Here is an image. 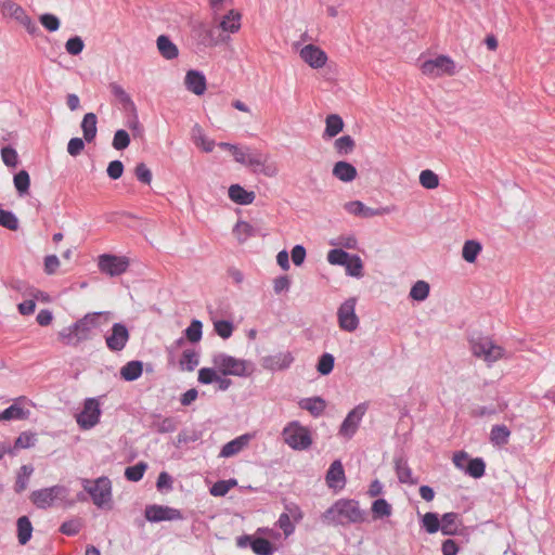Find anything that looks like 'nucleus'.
Masks as SVG:
<instances>
[{"label": "nucleus", "instance_id": "f257e3e1", "mask_svg": "<svg viewBox=\"0 0 555 555\" xmlns=\"http://www.w3.org/2000/svg\"><path fill=\"white\" fill-rule=\"evenodd\" d=\"M322 519L335 526L361 524L365 520V512L360 508L358 501L339 499L322 514Z\"/></svg>", "mask_w": 555, "mask_h": 555}, {"label": "nucleus", "instance_id": "f03ea898", "mask_svg": "<svg viewBox=\"0 0 555 555\" xmlns=\"http://www.w3.org/2000/svg\"><path fill=\"white\" fill-rule=\"evenodd\" d=\"M102 312L87 313L69 326L64 327L60 333V339L68 346H77L91 337L93 328L99 326V319Z\"/></svg>", "mask_w": 555, "mask_h": 555}, {"label": "nucleus", "instance_id": "7ed1b4c3", "mask_svg": "<svg viewBox=\"0 0 555 555\" xmlns=\"http://www.w3.org/2000/svg\"><path fill=\"white\" fill-rule=\"evenodd\" d=\"M211 362L223 376L247 377L253 373V364L249 361L237 359L224 352L215 353Z\"/></svg>", "mask_w": 555, "mask_h": 555}, {"label": "nucleus", "instance_id": "20e7f679", "mask_svg": "<svg viewBox=\"0 0 555 555\" xmlns=\"http://www.w3.org/2000/svg\"><path fill=\"white\" fill-rule=\"evenodd\" d=\"M284 442L295 451L308 450L312 446V436L308 427L298 421H292L282 430Z\"/></svg>", "mask_w": 555, "mask_h": 555}, {"label": "nucleus", "instance_id": "39448f33", "mask_svg": "<svg viewBox=\"0 0 555 555\" xmlns=\"http://www.w3.org/2000/svg\"><path fill=\"white\" fill-rule=\"evenodd\" d=\"M81 486L96 507L104 508L112 502V481L108 477L101 476L95 480L83 478Z\"/></svg>", "mask_w": 555, "mask_h": 555}, {"label": "nucleus", "instance_id": "423d86ee", "mask_svg": "<svg viewBox=\"0 0 555 555\" xmlns=\"http://www.w3.org/2000/svg\"><path fill=\"white\" fill-rule=\"evenodd\" d=\"M69 489L62 485H55L30 493V501L40 509H47L55 504V502H65L68 498Z\"/></svg>", "mask_w": 555, "mask_h": 555}, {"label": "nucleus", "instance_id": "0eeeda50", "mask_svg": "<svg viewBox=\"0 0 555 555\" xmlns=\"http://www.w3.org/2000/svg\"><path fill=\"white\" fill-rule=\"evenodd\" d=\"M469 343L473 354L488 363H493L505 354L503 347L494 344L488 336H472Z\"/></svg>", "mask_w": 555, "mask_h": 555}, {"label": "nucleus", "instance_id": "6e6552de", "mask_svg": "<svg viewBox=\"0 0 555 555\" xmlns=\"http://www.w3.org/2000/svg\"><path fill=\"white\" fill-rule=\"evenodd\" d=\"M193 38L199 48H214L229 40L228 35H220L216 25L199 23L193 27Z\"/></svg>", "mask_w": 555, "mask_h": 555}, {"label": "nucleus", "instance_id": "1a4fd4ad", "mask_svg": "<svg viewBox=\"0 0 555 555\" xmlns=\"http://www.w3.org/2000/svg\"><path fill=\"white\" fill-rule=\"evenodd\" d=\"M421 70L430 78L453 76L456 73V65L450 56L438 55L435 59L424 61Z\"/></svg>", "mask_w": 555, "mask_h": 555}, {"label": "nucleus", "instance_id": "9d476101", "mask_svg": "<svg viewBox=\"0 0 555 555\" xmlns=\"http://www.w3.org/2000/svg\"><path fill=\"white\" fill-rule=\"evenodd\" d=\"M367 408H369L367 403L362 402V403L356 405L347 414V416L343 421V423L339 427V431H338L341 437L351 439L356 435V433L360 426V423L367 411Z\"/></svg>", "mask_w": 555, "mask_h": 555}, {"label": "nucleus", "instance_id": "9b49d317", "mask_svg": "<svg viewBox=\"0 0 555 555\" xmlns=\"http://www.w3.org/2000/svg\"><path fill=\"white\" fill-rule=\"evenodd\" d=\"M144 516L150 522L182 520L183 514L180 509L158 504H151L145 507Z\"/></svg>", "mask_w": 555, "mask_h": 555}, {"label": "nucleus", "instance_id": "f8f14e48", "mask_svg": "<svg viewBox=\"0 0 555 555\" xmlns=\"http://www.w3.org/2000/svg\"><path fill=\"white\" fill-rule=\"evenodd\" d=\"M101 409L95 398H87L82 411L77 415L76 421L81 429H91L100 421Z\"/></svg>", "mask_w": 555, "mask_h": 555}, {"label": "nucleus", "instance_id": "ddd939ff", "mask_svg": "<svg viewBox=\"0 0 555 555\" xmlns=\"http://www.w3.org/2000/svg\"><path fill=\"white\" fill-rule=\"evenodd\" d=\"M356 298L345 300L338 308L337 318L339 327L346 332H353L359 326V318L356 314Z\"/></svg>", "mask_w": 555, "mask_h": 555}, {"label": "nucleus", "instance_id": "4468645a", "mask_svg": "<svg viewBox=\"0 0 555 555\" xmlns=\"http://www.w3.org/2000/svg\"><path fill=\"white\" fill-rule=\"evenodd\" d=\"M236 546L240 548L250 547L256 555H273L275 552V547L269 540L250 534L237 537Z\"/></svg>", "mask_w": 555, "mask_h": 555}, {"label": "nucleus", "instance_id": "2eb2a0df", "mask_svg": "<svg viewBox=\"0 0 555 555\" xmlns=\"http://www.w3.org/2000/svg\"><path fill=\"white\" fill-rule=\"evenodd\" d=\"M98 266L102 273L118 276L127 271L129 261L126 257L103 254L99 257Z\"/></svg>", "mask_w": 555, "mask_h": 555}, {"label": "nucleus", "instance_id": "dca6fc26", "mask_svg": "<svg viewBox=\"0 0 555 555\" xmlns=\"http://www.w3.org/2000/svg\"><path fill=\"white\" fill-rule=\"evenodd\" d=\"M129 331L124 323H114L109 334L105 336V343L107 348L113 352H119L124 350L129 340Z\"/></svg>", "mask_w": 555, "mask_h": 555}, {"label": "nucleus", "instance_id": "f3484780", "mask_svg": "<svg viewBox=\"0 0 555 555\" xmlns=\"http://www.w3.org/2000/svg\"><path fill=\"white\" fill-rule=\"evenodd\" d=\"M295 358L291 351L278 352L262 358L261 365L263 369L278 372L285 371L292 366Z\"/></svg>", "mask_w": 555, "mask_h": 555}, {"label": "nucleus", "instance_id": "a211bd4d", "mask_svg": "<svg viewBox=\"0 0 555 555\" xmlns=\"http://www.w3.org/2000/svg\"><path fill=\"white\" fill-rule=\"evenodd\" d=\"M2 10L10 17L14 18L20 24H22L29 34L36 33L37 26H36L35 22L30 18V16L26 13V11L20 4L15 3L11 0H8L3 4Z\"/></svg>", "mask_w": 555, "mask_h": 555}, {"label": "nucleus", "instance_id": "6ab92c4d", "mask_svg": "<svg viewBox=\"0 0 555 555\" xmlns=\"http://www.w3.org/2000/svg\"><path fill=\"white\" fill-rule=\"evenodd\" d=\"M242 15L236 10H229L223 16H217V22H214L218 27L219 34L228 35L235 34L241 29Z\"/></svg>", "mask_w": 555, "mask_h": 555}, {"label": "nucleus", "instance_id": "aec40b11", "mask_svg": "<svg viewBox=\"0 0 555 555\" xmlns=\"http://www.w3.org/2000/svg\"><path fill=\"white\" fill-rule=\"evenodd\" d=\"M325 481L330 489L343 490L346 486V475L340 460H335L328 467Z\"/></svg>", "mask_w": 555, "mask_h": 555}, {"label": "nucleus", "instance_id": "412c9836", "mask_svg": "<svg viewBox=\"0 0 555 555\" xmlns=\"http://www.w3.org/2000/svg\"><path fill=\"white\" fill-rule=\"evenodd\" d=\"M232 155L235 162L255 170L264 165L262 155L258 152H250L249 147H241L237 145Z\"/></svg>", "mask_w": 555, "mask_h": 555}, {"label": "nucleus", "instance_id": "4be33fe9", "mask_svg": "<svg viewBox=\"0 0 555 555\" xmlns=\"http://www.w3.org/2000/svg\"><path fill=\"white\" fill-rule=\"evenodd\" d=\"M345 209L354 216H361L363 218H371L375 216H383L391 212L390 207L371 208L365 206L360 201H351L345 204Z\"/></svg>", "mask_w": 555, "mask_h": 555}, {"label": "nucleus", "instance_id": "5701e85b", "mask_svg": "<svg viewBox=\"0 0 555 555\" xmlns=\"http://www.w3.org/2000/svg\"><path fill=\"white\" fill-rule=\"evenodd\" d=\"M300 57L312 68H321L326 64V53L317 46L307 44L300 50Z\"/></svg>", "mask_w": 555, "mask_h": 555}, {"label": "nucleus", "instance_id": "b1692460", "mask_svg": "<svg viewBox=\"0 0 555 555\" xmlns=\"http://www.w3.org/2000/svg\"><path fill=\"white\" fill-rule=\"evenodd\" d=\"M151 428L158 434H171L177 430L179 421L175 416H163L160 413L151 415Z\"/></svg>", "mask_w": 555, "mask_h": 555}, {"label": "nucleus", "instance_id": "393cba45", "mask_svg": "<svg viewBox=\"0 0 555 555\" xmlns=\"http://www.w3.org/2000/svg\"><path fill=\"white\" fill-rule=\"evenodd\" d=\"M253 436L250 434L241 435L233 440L227 442L219 453L220 457H231L233 455L238 454L243 451L251 440Z\"/></svg>", "mask_w": 555, "mask_h": 555}, {"label": "nucleus", "instance_id": "a878e982", "mask_svg": "<svg viewBox=\"0 0 555 555\" xmlns=\"http://www.w3.org/2000/svg\"><path fill=\"white\" fill-rule=\"evenodd\" d=\"M184 83L186 89L196 95H202L206 91V77L199 70L186 72Z\"/></svg>", "mask_w": 555, "mask_h": 555}, {"label": "nucleus", "instance_id": "bb28decb", "mask_svg": "<svg viewBox=\"0 0 555 555\" xmlns=\"http://www.w3.org/2000/svg\"><path fill=\"white\" fill-rule=\"evenodd\" d=\"M24 399V397L17 398L13 404L3 410L0 413V422H8L13 420H27L30 415V411L25 410L20 404V402L23 401Z\"/></svg>", "mask_w": 555, "mask_h": 555}, {"label": "nucleus", "instance_id": "cd10ccee", "mask_svg": "<svg viewBox=\"0 0 555 555\" xmlns=\"http://www.w3.org/2000/svg\"><path fill=\"white\" fill-rule=\"evenodd\" d=\"M298 405L300 409L308 411L313 417H319L323 414L326 402L323 398L315 396L300 399Z\"/></svg>", "mask_w": 555, "mask_h": 555}, {"label": "nucleus", "instance_id": "c85d7f7f", "mask_svg": "<svg viewBox=\"0 0 555 555\" xmlns=\"http://www.w3.org/2000/svg\"><path fill=\"white\" fill-rule=\"evenodd\" d=\"M228 194L230 199L238 205H249L256 198L255 192L247 191L240 184L230 185Z\"/></svg>", "mask_w": 555, "mask_h": 555}, {"label": "nucleus", "instance_id": "c756f323", "mask_svg": "<svg viewBox=\"0 0 555 555\" xmlns=\"http://www.w3.org/2000/svg\"><path fill=\"white\" fill-rule=\"evenodd\" d=\"M460 525V515L457 513H444L440 519V531L444 535H455L459 532Z\"/></svg>", "mask_w": 555, "mask_h": 555}, {"label": "nucleus", "instance_id": "7c9ffc66", "mask_svg": "<svg viewBox=\"0 0 555 555\" xmlns=\"http://www.w3.org/2000/svg\"><path fill=\"white\" fill-rule=\"evenodd\" d=\"M333 176L343 182H351L357 177V169L352 164L339 160L333 167Z\"/></svg>", "mask_w": 555, "mask_h": 555}, {"label": "nucleus", "instance_id": "2f4dec72", "mask_svg": "<svg viewBox=\"0 0 555 555\" xmlns=\"http://www.w3.org/2000/svg\"><path fill=\"white\" fill-rule=\"evenodd\" d=\"M157 49L160 55L166 60H173L178 57L179 50L178 47L171 41V39L166 35H160L157 40Z\"/></svg>", "mask_w": 555, "mask_h": 555}, {"label": "nucleus", "instance_id": "473e14b6", "mask_svg": "<svg viewBox=\"0 0 555 555\" xmlns=\"http://www.w3.org/2000/svg\"><path fill=\"white\" fill-rule=\"evenodd\" d=\"M344 129V120L337 114H331L325 119V130L322 138L324 140L336 137Z\"/></svg>", "mask_w": 555, "mask_h": 555}, {"label": "nucleus", "instance_id": "72a5a7b5", "mask_svg": "<svg viewBox=\"0 0 555 555\" xmlns=\"http://www.w3.org/2000/svg\"><path fill=\"white\" fill-rule=\"evenodd\" d=\"M96 124L98 118L94 113H87L81 121V130L83 134V140L87 143H90L94 140L96 135Z\"/></svg>", "mask_w": 555, "mask_h": 555}, {"label": "nucleus", "instance_id": "f704fd0d", "mask_svg": "<svg viewBox=\"0 0 555 555\" xmlns=\"http://www.w3.org/2000/svg\"><path fill=\"white\" fill-rule=\"evenodd\" d=\"M511 430L506 425H493L490 431V442L494 447H503L508 443Z\"/></svg>", "mask_w": 555, "mask_h": 555}, {"label": "nucleus", "instance_id": "c9c22d12", "mask_svg": "<svg viewBox=\"0 0 555 555\" xmlns=\"http://www.w3.org/2000/svg\"><path fill=\"white\" fill-rule=\"evenodd\" d=\"M395 468L399 482L406 485H415L417 482V480L412 477V469L406 460L402 457L396 459Z\"/></svg>", "mask_w": 555, "mask_h": 555}, {"label": "nucleus", "instance_id": "e433bc0d", "mask_svg": "<svg viewBox=\"0 0 555 555\" xmlns=\"http://www.w3.org/2000/svg\"><path fill=\"white\" fill-rule=\"evenodd\" d=\"M143 372V363L139 360H132L127 362L121 369H120V376L126 382H133L137 380Z\"/></svg>", "mask_w": 555, "mask_h": 555}, {"label": "nucleus", "instance_id": "4c0bfd02", "mask_svg": "<svg viewBox=\"0 0 555 555\" xmlns=\"http://www.w3.org/2000/svg\"><path fill=\"white\" fill-rule=\"evenodd\" d=\"M192 139L194 143L206 153L211 152L216 145L215 141L208 139L205 135L203 128L197 124L192 128Z\"/></svg>", "mask_w": 555, "mask_h": 555}, {"label": "nucleus", "instance_id": "58836bf2", "mask_svg": "<svg viewBox=\"0 0 555 555\" xmlns=\"http://www.w3.org/2000/svg\"><path fill=\"white\" fill-rule=\"evenodd\" d=\"M199 363V354L194 349H185L179 360L181 371L192 372Z\"/></svg>", "mask_w": 555, "mask_h": 555}, {"label": "nucleus", "instance_id": "ea45409f", "mask_svg": "<svg viewBox=\"0 0 555 555\" xmlns=\"http://www.w3.org/2000/svg\"><path fill=\"white\" fill-rule=\"evenodd\" d=\"M34 473V467L31 465H22L17 472L16 480L14 485V491L16 493H22L26 490L30 476Z\"/></svg>", "mask_w": 555, "mask_h": 555}, {"label": "nucleus", "instance_id": "a19ab883", "mask_svg": "<svg viewBox=\"0 0 555 555\" xmlns=\"http://www.w3.org/2000/svg\"><path fill=\"white\" fill-rule=\"evenodd\" d=\"M111 93L115 96V99L125 107L134 109V102L131 96L126 92V90L117 82L109 83Z\"/></svg>", "mask_w": 555, "mask_h": 555}, {"label": "nucleus", "instance_id": "79ce46f5", "mask_svg": "<svg viewBox=\"0 0 555 555\" xmlns=\"http://www.w3.org/2000/svg\"><path fill=\"white\" fill-rule=\"evenodd\" d=\"M33 533V525L27 516H22L17 519V539L20 544L25 545L30 539Z\"/></svg>", "mask_w": 555, "mask_h": 555}, {"label": "nucleus", "instance_id": "37998d69", "mask_svg": "<svg viewBox=\"0 0 555 555\" xmlns=\"http://www.w3.org/2000/svg\"><path fill=\"white\" fill-rule=\"evenodd\" d=\"M463 472L473 478H481L486 473V463L481 457L470 459Z\"/></svg>", "mask_w": 555, "mask_h": 555}, {"label": "nucleus", "instance_id": "c03bdc74", "mask_svg": "<svg viewBox=\"0 0 555 555\" xmlns=\"http://www.w3.org/2000/svg\"><path fill=\"white\" fill-rule=\"evenodd\" d=\"M8 287L12 291L21 293L24 296H34L35 298L38 297V294H41V292L29 286L27 282L20 279L10 280L8 283Z\"/></svg>", "mask_w": 555, "mask_h": 555}, {"label": "nucleus", "instance_id": "a18cd8bd", "mask_svg": "<svg viewBox=\"0 0 555 555\" xmlns=\"http://www.w3.org/2000/svg\"><path fill=\"white\" fill-rule=\"evenodd\" d=\"M356 146V142L351 135L346 134L335 140L334 149L336 153L340 156H345L350 154Z\"/></svg>", "mask_w": 555, "mask_h": 555}, {"label": "nucleus", "instance_id": "49530a36", "mask_svg": "<svg viewBox=\"0 0 555 555\" xmlns=\"http://www.w3.org/2000/svg\"><path fill=\"white\" fill-rule=\"evenodd\" d=\"M481 251V244L477 241H466L462 249V257L465 261L473 263Z\"/></svg>", "mask_w": 555, "mask_h": 555}, {"label": "nucleus", "instance_id": "de8ad7c7", "mask_svg": "<svg viewBox=\"0 0 555 555\" xmlns=\"http://www.w3.org/2000/svg\"><path fill=\"white\" fill-rule=\"evenodd\" d=\"M14 186L20 196L26 195L30 186L29 173L26 170H21L14 175Z\"/></svg>", "mask_w": 555, "mask_h": 555}, {"label": "nucleus", "instance_id": "09e8293b", "mask_svg": "<svg viewBox=\"0 0 555 555\" xmlns=\"http://www.w3.org/2000/svg\"><path fill=\"white\" fill-rule=\"evenodd\" d=\"M346 269V273L353 278H362L363 276V262L358 255H350L349 260L346 264H344Z\"/></svg>", "mask_w": 555, "mask_h": 555}, {"label": "nucleus", "instance_id": "8fccbe9b", "mask_svg": "<svg viewBox=\"0 0 555 555\" xmlns=\"http://www.w3.org/2000/svg\"><path fill=\"white\" fill-rule=\"evenodd\" d=\"M429 284L425 281H417L410 291V297L416 301H424L429 295Z\"/></svg>", "mask_w": 555, "mask_h": 555}, {"label": "nucleus", "instance_id": "3c124183", "mask_svg": "<svg viewBox=\"0 0 555 555\" xmlns=\"http://www.w3.org/2000/svg\"><path fill=\"white\" fill-rule=\"evenodd\" d=\"M371 509L374 518L389 517L392 513L391 505L385 499H376Z\"/></svg>", "mask_w": 555, "mask_h": 555}, {"label": "nucleus", "instance_id": "603ef678", "mask_svg": "<svg viewBox=\"0 0 555 555\" xmlns=\"http://www.w3.org/2000/svg\"><path fill=\"white\" fill-rule=\"evenodd\" d=\"M423 528L430 534L440 530V519L437 513L428 512L422 518Z\"/></svg>", "mask_w": 555, "mask_h": 555}, {"label": "nucleus", "instance_id": "864d4df0", "mask_svg": "<svg viewBox=\"0 0 555 555\" xmlns=\"http://www.w3.org/2000/svg\"><path fill=\"white\" fill-rule=\"evenodd\" d=\"M0 225L11 231H16L20 227V221L13 211L0 209Z\"/></svg>", "mask_w": 555, "mask_h": 555}, {"label": "nucleus", "instance_id": "5fc2aeb1", "mask_svg": "<svg viewBox=\"0 0 555 555\" xmlns=\"http://www.w3.org/2000/svg\"><path fill=\"white\" fill-rule=\"evenodd\" d=\"M146 468H147V464L145 462H139V463L126 468L125 477L129 481H134V482L140 481L143 478Z\"/></svg>", "mask_w": 555, "mask_h": 555}, {"label": "nucleus", "instance_id": "6e6d98bb", "mask_svg": "<svg viewBox=\"0 0 555 555\" xmlns=\"http://www.w3.org/2000/svg\"><path fill=\"white\" fill-rule=\"evenodd\" d=\"M37 442V436L35 433L31 431H23L20 434V436L16 438L14 442V447L12 449H28L36 444Z\"/></svg>", "mask_w": 555, "mask_h": 555}, {"label": "nucleus", "instance_id": "4d7b16f0", "mask_svg": "<svg viewBox=\"0 0 555 555\" xmlns=\"http://www.w3.org/2000/svg\"><path fill=\"white\" fill-rule=\"evenodd\" d=\"M203 324L199 320H192L190 325L184 330L185 337L191 343H198L202 339V332Z\"/></svg>", "mask_w": 555, "mask_h": 555}, {"label": "nucleus", "instance_id": "13d9d810", "mask_svg": "<svg viewBox=\"0 0 555 555\" xmlns=\"http://www.w3.org/2000/svg\"><path fill=\"white\" fill-rule=\"evenodd\" d=\"M335 358L331 353H323L318 361L317 371L321 375H328L334 369Z\"/></svg>", "mask_w": 555, "mask_h": 555}, {"label": "nucleus", "instance_id": "bf43d9fd", "mask_svg": "<svg viewBox=\"0 0 555 555\" xmlns=\"http://www.w3.org/2000/svg\"><path fill=\"white\" fill-rule=\"evenodd\" d=\"M420 183L428 190H434L439 185L438 176L430 169H425L420 173Z\"/></svg>", "mask_w": 555, "mask_h": 555}, {"label": "nucleus", "instance_id": "052dcab7", "mask_svg": "<svg viewBox=\"0 0 555 555\" xmlns=\"http://www.w3.org/2000/svg\"><path fill=\"white\" fill-rule=\"evenodd\" d=\"M350 258V254L345 251L343 248L331 249L327 254V261L331 264L343 266L347 263Z\"/></svg>", "mask_w": 555, "mask_h": 555}, {"label": "nucleus", "instance_id": "680f3d73", "mask_svg": "<svg viewBox=\"0 0 555 555\" xmlns=\"http://www.w3.org/2000/svg\"><path fill=\"white\" fill-rule=\"evenodd\" d=\"M234 234L238 238V241H246L248 237L254 235L255 229L251 224L246 221H238L234 229Z\"/></svg>", "mask_w": 555, "mask_h": 555}, {"label": "nucleus", "instance_id": "e2e57ef3", "mask_svg": "<svg viewBox=\"0 0 555 555\" xmlns=\"http://www.w3.org/2000/svg\"><path fill=\"white\" fill-rule=\"evenodd\" d=\"M130 144V135L129 133L124 130L119 129L115 132L112 145L117 151H122L127 149Z\"/></svg>", "mask_w": 555, "mask_h": 555}, {"label": "nucleus", "instance_id": "0e129e2a", "mask_svg": "<svg viewBox=\"0 0 555 555\" xmlns=\"http://www.w3.org/2000/svg\"><path fill=\"white\" fill-rule=\"evenodd\" d=\"M1 158L5 166L16 167L18 164V154L12 146H3L1 149Z\"/></svg>", "mask_w": 555, "mask_h": 555}, {"label": "nucleus", "instance_id": "69168bd1", "mask_svg": "<svg viewBox=\"0 0 555 555\" xmlns=\"http://www.w3.org/2000/svg\"><path fill=\"white\" fill-rule=\"evenodd\" d=\"M39 22L50 33L56 31L61 25L59 17L51 13L41 14Z\"/></svg>", "mask_w": 555, "mask_h": 555}, {"label": "nucleus", "instance_id": "338daca9", "mask_svg": "<svg viewBox=\"0 0 555 555\" xmlns=\"http://www.w3.org/2000/svg\"><path fill=\"white\" fill-rule=\"evenodd\" d=\"M214 327L216 333L223 339L230 338L234 330L233 323L227 320L216 321Z\"/></svg>", "mask_w": 555, "mask_h": 555}, {"label": "nucleus", "instance_id": "774afa93", "mask_svg": "<svg viewBox=\"0 0 555 555\" xmlns=\"http://www.w3.org/2000/svg\"><path fill=\"white\" fill-rule=\"evenodd\" d=\"M83 48H85V42L79 36L70 37L65 43L66 52L70 55L80 54L82 52Z\"/></svg>", "mask_w": 555, "mask_h": 555}]
</instances>
